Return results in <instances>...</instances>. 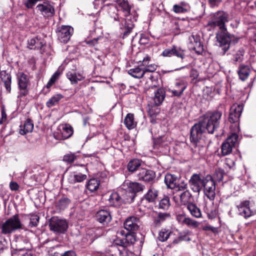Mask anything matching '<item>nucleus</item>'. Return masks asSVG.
Returning <instances> with one entry per match:
<instances>
[{
	"mask_svg": "<svg viewBox=\"0 0 256 256\" xmlns=\"http://www.w3.org/2000/svg\"><path fill=\"white\" fill-rule=\"evenodd\" d=\"M222 112L216 110L206 113L200 120L208 134H213L220 128Z\"/></svg>",
	"mask_w": 256,
	"mask_h": 256,
	"instance_id": "obj_1",
	"label": "nucleus"
},
{
	"mask_svg": "<svg viewBox=\"0 0 256 256\" xmlns=\"http://www.w3.org/2000/svg\"><path fill=\"white\" fill-rule=\"evenodd\" d=\"M120 10L124 12V15L126 17L124 22H122L120 28L123 32V38L126 37L132 32L134 28V21L132 20V16H130V8L128 4L127 0H120L118 2Z\"/></svg>",
	"mask_w": 256,
	"mask_h": 256,
	"instance_id": "obj_2",
	"label": "nucleus"
},
{
	"mask_svg": "<svg viewBox=\"0 0 256 256\" xmlns=\"http://www.w3.org/2000/svg\"><path fill=\"white\" fill-rule=\"evenodd\" d=\"M22 224L18 214H15L0 224L2 234H10L16 230L22 229Z\"/></svg>",
	"mask_w": 256,
	"mask_h": 256,
	"instance_id": "obj_3",
	"label": "nucleus"
},
{
	"mask_svg": "<svg viewBox=\"0 0 256 256\" xmlns=\"http://www.w3.org/2000/svg\"><path fill=\"white\" fill-rule=\"evenodd\" d=\"M229 15L224 11H218L214 14L212 20L208 25L212 28L218 26L220 30L226 29V23L228 22Z\"/></svg>",
	"mask_w": 256,
	"mask_h": 256,
	"instance_id": "obj_4",
	"label": "nucleus"
},
{
	"mask_svg": "<svg viewBox=\"0 0 256 256\" xmlns=\"http://www.w3.org/2000/svg\"><path fill=\"white\" fill-rule=\"evenodd\" d=\"M234 36L230 35L227 31L226 28L220 30L216 34V38L219 46L222 48V54H224L230 48V45Z\"/></svg>",
	"mask_w": 256,
	"mask_h": 256,
	"instance_id": "obj_5",
	"label": "nucleus"
},
{
	"mask_svg": "<svg viewBox=\"0 0 256 256\" xmlns=\"http://www.w3.org/2000/svg\"><path fill=\"white\" fill-rule=\"evenodd\" d=\"M19 92L18 98H22L28 94V86H30V80L27 74L23 72H18L17 74Z\"/></svg>",
	"mask_w": 256,
	"mask_h": 256,
	"instance_id": "obj_6",
	"label": "nucleus"
},
{
	"mask_svg": "<svg viewBox=\"0 0 256 256\" xmlns=\"http://www.w3.org/2000/svg\"><path fill=\"white\" fill-rule=\"evenodd\" d=\"M238 136L236 133L231 134L222 142L221 146L222 156H226L230 154L232 148L236 146L238 142Z\"/></svg>",
	"mask_w": 256,
	"mask_h": 256,
	"instance_id": "obj_7",
	"label": "nucleus"
},
{
	"mask_svg": "<svg viewBox=\"0 0 256 256\" xmlns=\"http://www.w3.org/2000/svg\"><path fill=\"white\" fill-rule=\"evenodd\" d=\"M49 227L52 231L63 234L66 231L68 228V223L66 220L60 219L56 216H53L50 220Z\"/></svg>",
	"mask_w": 256,
	"mask_h": 256,
	"instance_id": "obj_8",
	"label": "nucleus"
},
{
	"mask_svg": "<svg viewBox=\"0 0 256 256\" xmlns=\"http://www.w3.org/2000/svg\"><path fill=\"white\" fill-rule=\"evenodd\" d=\"M202 188L204 194L210 200H214L216 196V184L212 177L209 174L205 176Z\"/></svg>",
	"mask_w": 256,
	"mask_h": 256,
	"instance_id": "obj_9",
	"label": "nucleus"
},
{
	"mask_svg": "<svg viewBox=\"0 0 256 256\" xmlns=\"http://www.w3.org/2000/svg\"><path fill=\"white\" fill-rule=\"evenodd\" d=\"M136 178L138 180L153 184L156 182V174L152 170L142 168L138 170Z\"/></svg>",
	"mask_w": 256,
	"mask_h": 256,
	"instance_id": "obj_10",
	"label": "nucleus"
},
{
	"mask_svg": "<svg viewBox=\"0 0 256 256\" xmlns=\"http://www.w3.org/2000/svg\"><path fill=\"white\" fill-rule=\"evenodd\" d=\"M206 131L202 123L200 120L192 126L190 130V142H196L201 140L202 134Z\"/></svg>",
	"mask_w": 256,
	"mask_h": 256,
	"instance_id": "obj_11",
	"label": "nucleus"
},
{
	"mask_svg": "<svg viewBox=\"0 0 256 256\" xmlns=\"http://www.w3.org/2000/svg\"><path fill=\"white\" fill-rule=\"evenodd\" d=\"M205 176L202 178L200 174H192L188 180L192 190L196 193H200L202 188Z\"/></svg>",
	"mask_w": 256,
	"mask_h": 256,
	"instance_id": "obj_12",
	"label": "nucleus"
},
{
	"mask_svg": "<svg viewBox=\"0 0 256 256\" xmlns=\"http://www.w3.org/2000/svg\"><path fill=\"white\" fill-rule=\"evenodd\" d=\"M108 201L109 206L114 207H119L124 203L130 202V198L125 194L121 196L118 192H112Z\"/></svg>",
	"mask_w": 256,
	"mask_h": 256,
	"instance_id": "obj_13",
	"label": "nucleus"
},
{
	"mask_svg": "<svg viewBox=\"0 0 256 256\" xmlns=\"http://www.w3.org/2000/svg\"><path fill=\"white\" fill-rule=\"evenodd\" d=\"M145 186L138 182H132L129 184L128 190L124 192L125 195L130 198V202H132L136 193L142 192Z\"/></svg>",
	"mask_w": 256,
	"mask_h": 256,
	"instance_id": "obj_14",
	"label": "nucleus"
},
{
	"mask_svg": "<svg viewBox=\"0 0 256 256\" xmlns=\"http://www.w3.org/2000/svg\"><path fill=\"white\" fill-rule=\"evenodd\" d=\"M74 32L73 28L70 26H62L58 28V39L62 42L66 43Z\"/></svg>",
	"mask_w": 256,
	"mask_h": 256,
	"instance_id": "obj_15",
	"label": "nucleus"
},
{
	"mask_svg": "<svg viewBox=\"0 0 256 256\" xmlns=\"http://www.w3.org/2000/svg\"><path fill=\"white\" fill-rule=\"evenodd\" d=\"M250 201L243 200L240 204L236 206L238 210V214L245 218H248L254 215L255 212L250 208Z\"/></svg>",
	"mask_w": 256,
	"mask_h": 256,
	"instance_id": "obj_16",
	"label": "nucleus"
},
{
	"mask_svg": "<svg viewBox=\"0 0 256 256\" xmlns=\"http://www.w3.org/2000/svg\"><path fill=\"white\" fill-rule=\"evenodd\" d=\"M16 249L17 250H30L32 246L28 237L18 235L15 238Z\"/></svg>",
	"mask_w": 256,
	"mask_h": 256,
	"instance_id": "obj_17",
	"label": "nucleus"
},
{
	"mask_svg": "<svg viewBox=\"0 0 256 256\" xmlns=\"http://www.w3.org/2000/svg\"><path fill=\"white\" fill-rule=\"evenodd\" d=\"M243 108L240 104H233L230 108L228 120L230 123H235L239 120Z\"/></svg>",
	"mask_w": 256,
	"mask_h": 256,
	"instance_id": "obj_18",
	"label": "nucleus"
},
{
	"mask_svg": "<svg viewBox=\"0 0 256 256\" xmlns=\"http://www.w3.org/2000/svg\"><path fill=\"white\" fill-rule=\"evenodd\" d=\"M140 220L138 218L134 216L128 217L124 222V226L128 232L136 231L138 230Z\"/></svg>",
	"mask_w": 256,
	"mask_h": 256,
	"instance_id": "obj_19",
	"label": "nucleus"
},
{
	"mask_svg": "<svg viewBox=\"0 0 256 256\" xmlns=\"http://www.w3.org/2000/svg\"><path fill=\"white\" fill-rule=\"evenodd\" d=\"M96 220L104 226H106L112 220V216L109 210L102 209L98 211L95 216Z\"/></svg>",
	"mask_w": 256,
	"mask_h": 256,
	"instance_id": "obj_20",
	"label": "nucleus"
},
{
	"mask_svg": "<svg viewBox=\"0 0 256 256\" xmlns=\"http://www.w3.org/2000/svg\"><path fill=\"white\" fill-rule=\"evenodd\" d=\"M36 8L44 17H52L55 13L54 6L47 2H44L43 4H38L36 6Z\"/></svg>",
	"mask_w": 256,
	"mask_h": 256,
	"instance_id": "obj_21",
	"label": "nucleus"
},
{
	"mask_svg": "<svg viewBox=\"0 0 256 256\" xmlns=\"http://www.w3.org/2000/svg\"><path fill=\"white\" fill-rule=\"evenodd\" d=\"M158 196V191L152 186H150L143 199L148 203L155 204Z\"/></svg>",
	"mask_w": 256,
	"mask_h": 256,
	"instance_id": "obj_22",
	"label": "nucleus"
},
{
	"mask_svg": "<svg viewBox=\"0 0 256 256\" xmlns=\"http://www.w3.org/2000/svg\"><path fill=\"white\" fill-rule=\"evenodd\" d=\"M44 40L36 36L28 41V48L30 50H40L44 45Z\"/></svg>",
	"mask_w": 256,
	"mask_h": 256,
	"instance_id": "obj_23",
	"label": "nucleus"
},
{
	"mask_svg": "<svg viewBox=\"0 0 256 256\" xmlns=\"http://www.w3.org/2000/svg\"><path fill=\"white\" fill-rule=\"evenodd\" d=\"M142 161L139 159L131 160L127 165V169L129 172L135 173V176H136L138 170L142 168Z\"/></svg>",
	"mask_w": 256,
	"mask_h": 256,
	"instance_id": "obj_24",
	"label": "nucleus"
},
{
	"mask_svg": "<svg viewBox=\"0 0 256 256\" xmlns=\"http://www.w3.org/2000/svg\"><path fill=\"white\" fill-rule=\"evenodd\" d=\"M180 182V178L174 174H166L164 177V182L167 187L170 189L176 188V184Z\"/></svg>",
	"mask_w": 256,
	"mask_h": 256,
	"instance_id": "obj_25",
	"label": "nucleus"
},
{
	"mask_svg": "<svg viewBox=\"0 0 256 256\" xmlns=\"http://www.w3.org/2000/svg\"><path fill=\"white\" fill-rule=\"evenodd\" d=\"M0 77L2 81L4 82L6 90L10 92L12 76L11 74L6 70L0 71Z\"/></svg>",
	"mask_w": 256,
	"mask_h": 256,
	"instance_id": "obj_26",
	"label": "nucleus"
},
{
	"mask_svg": "<svg viewBox=\"0 0 256 256\" xmlns=\"http://www.w3.org/2000/svg\"><path fill=\"white\" fill-rule=\"evenodd\" d=\"M87 176L80 172H74L70 174L68 178V182L71 184H74L76 182H81L86 180Z\"/></svg>",
	"mask_w": 256,
	"mask_h": 256,
	"instance_id": "obj_27",
	"label": "nucleus"
},
{
	"mask_svg": "<svg viewBox=\"0 0 256 256\" xmlns=\"http://www.w3.org/2000/svg\"><path fill=\"white\" fill-rule=\"evenodd\" d=\"M250 72V69L248 66L244 64L240 65L238 70V74L240 78L242 80L244 81L246 80L248 78Z\"/></svg>",
	"mask_w": 256,
	"mask_h": 256,
	"instance_id": "obj_28",
	"label": "nucleus"
},
{
	"mask_svg": "<svg viewBox=\"0 0 256 256\" xmlns=\"http://www.w3.org/2000/svg\"><path fill=\"white\" fill-rule=\"evenodd\" d=\"M34 129V124L32 120L28 118L23 126H20L19 133L22 135H24L28 132H30Z\"/></svg>",
	"mask_w": 256,
	"mask_h": 256,
	"instance_id": "obj_29",
	"label": "nucleus"
},
{
	"mask_svg": "<svg viewBox=\"0 0 256 256\" xmlns=\"http://www.w3.org/2000/svg\"><path fill=\"white\" fill-rule=\"evenodd\" d=\"M165 91L163 88H160L154 92L153 102L152 103L160 106L165 98Z\"/></svg>",
	"mask_w": 256,
	"mask_h": 256,
	"instance_id": "obj_30",
	"label": "nucleus"
},
{
	"mask_svg": "<svg viewBox=\"0 0 256 256\" xmlns=\"http://www.w3.org/2000/svg\"><path fill=\"white\" fill-rule=\"evenodd\" d=\"M193 148H192L193 153L199 155H203L205 153V146L203 144L201 140H197L196 142H190Z\"/></svg>",
	"mask_w": 256,
	"mask_h": 256,
	"instance_id": "obj_31",
	"label": "nucleus"
},
{
	"mask_svg": "<svg viewBox=\"0 0 256 256\" xmlns=\"http://www.w3.org/2000/svg\"><path fill=\"white\" fill-rule=\"evenodd\" d=\"M73 133V128L69 124H65L62 126L61 130L62 139L66 140L70 138Z\"/></svg>",
	"mask_w": 256,
	"mask_h": 256,
	"instance_id": "obj_32",
	"label": "nucleus"
},
{
	"mask_svg": "<svg viewBox=\"0 0 256 256\" xmlns=\"http://www.w3.org/2000/svg\"><path fill=\"white\" fill-rule=\"evenodd\" d=\"M159 105L150 102L148 104V113L150 118H156L160 112Z\"/></svg>",
	"mask_w": 256,
	"mask_h": 256,
	"instance_id": "obj_33",
	"label": "nucleus"
},
{
	"mask_svg": "<svg viewBox=\"0 0 256 256\" xmlns=\"http://www.w3.org/2000/svg\"><path fill=\"white\" fill-rule=\"evenodd\" d=\"M192 196L189 190H186L184 191L180 195V202L182 205L186 206L191 203L190 202Z\"/></svg>",
	"mask_w": 256,
	"mask_h": 256,
	"instance_id": "obj_34",
	"label": "nucleus"
},
{
	"mask_svg": "<svg viewBox=\"0 0 256 256\" xmlns=\"http://www.w3.org/2000/svg\"><path fill=\"white\" fill-rule=\"evenodd\" d=\"M186 208L192 216L196 218H199L202 216L201 211L196 204L192 202L186 205Z\"/></svg>",
	"mask_w": 256,
	"mask_h": 256,
	"instance_id": "obj_35",
	"label": "nucleus"
},
{
	"mask_svg": "<svg viewBox=\"0 0 256 256\" xmlns=\"http://www.w3.org/2000/svg\"><path fill=\"white\" fill-rule=\"evenodd\" d=\"M186 86L183 82H178L176 84L175 88L171 90L174 96H180L186 88Z\"/></svg>",
	"mask_w": 256,
	"mask_h": 256,
	"instance_id": "obj_36",
	"label": "nucleus"
},
{
	"mask_svg": "<svg viewBox=\"0 0 256 256\" xmlns=\"http://www.w3.org/2000/svg\"><path fill=\"white\" fill-rule=\"evenodd\" d=\"M67 78L70 81L72 84H76L78 81L84 79V77L80 73L68 72L66 74Z\"/></svg>",
	"mask_w": 256,
	"mask_h": 256,
	"instance_id": "obj_37",
	"label": "nucleus"
},
{
	"mask_svg": "<svg viewBox=\"0 0 256 256\" xmlns=\"http://www.w3.org/2000/svg\"><path fill=\"white\" fill-rule=\"evenodd\" d=\"M124 122L128 130L133 129L136 126V122L134 121V115L130 113L127 114Z\"/></svg>",
	"mask_w": 256,
	"mask_h": 256,
	"instance_id": "obj_38",
	"label": "nucleus"
},
{
	"mask_svg": "<svg viewBox=\"0 0 256 256\" xmlns=\"http://www.w3.org/2000/svg\"><path fill=\"white\" fill-rule=\"evenodd\" d=\"M128 74L132 77L137 78H140L144 76V72L143 69L138 66L129 70Z\"/></svg>",
	"mask_w": 256,
	"mask_h": 256,
	"instance_id": "obj_39",
	"label": "nucleus"
},
{
	"mask_svg": "<svg viewBox=\"0 0 256 256\" xmlns=\"http://www.w3.org/2000/svg\"><path fill=\"white\" fill-rule=\"evenodd\" d=\"M245 51L244 48H240L238 50L235 52L233 54L232 60L234 62H241L244 59V54Z\"/></svg>",
	"mask_w": 256,
	"mask_h": 256,
	"instance_id": "obj_40",
	"label": "nucleus"
},
{
	"mask_svg": "<svg viewBox=\"0 0 256 256\" xmlns=\"http://www.w3.org/2000/svg\"><path fill=\"white\" fill-rule=\"evenodd\" d=\"M71 202L70 200L66 197L62 198L56 204V207L58 209L62 210H64L68 207Z\"/></svg>",
	"mask_w": 256,
	"mask_h": 256,
	"instance_id": "obj_41",
	"label": "nucleus"
},
{
	"mask_svg": "<svg viewBox=\"0 0 256 256\" xmlns=\"http://www.w3.org/2000/svg\"><path fill=\"white\" fill-rule=\"evenodd\" d=\"M63 96L60 94H56L49 99L46 102V106L48 108H51L58 104L60 100L63 98Z\"/></svg>",
	"mask_w": 256,
	"mask_h": 256,
	"instance_id": "obj_42",
	"label": "nucleus"
},
{
	"mask_svg": "<svg viewBox=\"0 0 256 256\" xmlns=\"http://www.w3.org/2000/svg\"><path fill=\"white\" fill-rule=\"evenodd\" d=\"M27 216L30 220L28 227L32 228L37 226L39 222L40 216L34 214H28Z\"/></svg>",
	"mask_w": 256,
	"mask_h": 256,
	"instance_id": "obj_43",
	"label": "nucleus"
},
{
	"mask_svg": "<svg viewBox=\"0 0 256 256\" xmlns=\"http://www.w3.org/2000/svg\"><path fill=\"white\" fill-rule=\"evenodd\" d=\"M170 217V214L168 213L160 212L158 216L154 218V223L156 226H159L164 222L167 218Z\"/></svg>",
	"mask_w": 256,
	"mask_h": 256,
	"instance_id": "obj_44",
	"label": "nucleus"
},
{
	"mask_svg": "<svg viewBox=\"0 0 256 256\" xmlns=\"http://www.w3.org/2000/svg\"><path fill=\"white\" fill-rule=\"evenodd\" d=\"M174 56L183 60L186 57V50L182 49L180 47L174 45Z\"/></svg>",
	"mask_w": 256,
	"mask_h": 256,
	"instance_id": "obj_45",
	"label": "nucleus"
},
{
	"mask_svg": "<svg viewBox=\"0 0 256 256\" xmlns=\"http://www.w3.org/2000/svg\"><path fill=\"white\" fill-rule=\"evenodd\" d=\"M100 185L99 182L96 179H90L88 182L87 188L91 192H94L98 190Z\"/></svg>",
	"mask_w": 256,
	"mask_h": 256,
	"instance_id": "obj_46",
	"label": "nucleus"
},
{
	"mask_svg": "<svg viewBox=\"0 0 256 256\" xmlns=\"http://www.w3.org/2000/svg\"><path fill=\"white\" fill-rule=\"evenodd\" d=\"M124 238L126 246H130L134 244L136 241V234L134 232H128L126 234Z\"/></svg>",
	"mask_w": 256,
	"mask_h": 256,
	"instance_id": "obj_47",
	"label": "nucleus"
},
{
	"mask_svg": "<svg viewBox=\"0 0 256 256\" xmlns=\"http://www.w3.org/2000/svg\"><path fill=\"white\" fill-rule=\"evenodd\" d=\"M171 232L166 228L162 229L159 232L158 238L160 241L164 242L169 238Z\"/></svg>",
	"mask_w": 256,
	"mask_h": 256,
	"instance_id": "obj_48",
	"label": "nucleus"
},
{
	"mask_svg": "<svg viewBox=\"0 0 256 256\" xmlns=\"http://www.w3.org/2000/svg\"><path fill=\"white\" fill-rule=\"evenodd\" d=\"M170 206V198L164 196L159 202L158 208L163 210H167Z\"/></svg>",
	"mask_w": 256,
	"mask_h": 256,
	"instance_id": "obj_49",
	"label": "nucleus"
},
{
	"mask_svg": "<svg viewBox=\"0 0 256 256\" xmlns=\"http://www.w3.org/2000/svg\"><path fill=\"white\" fill-rule=\"evenodd\" d=\"M119 9L116 6H114L110 8L108 10V14L110 17L113 18L115 20H120V18L118 14V11Z\"/></svg>",
	"mask_w": 256,
	"mask_h": 256,
	"instance_id": "obj_50",
	"label": "nucleus"
},
{
	"mask_svg": "<svg viewBox=\"0 0 256 256\" xmlns=\"http://www.w3.org/2000/svg\"><path fill=\"white\" fill-rule=\"evenodd\" d=\"M61 74L59 70H57L52 76L46 84V88H50L53 85Z\"/></svg>",
	"mask_w": 256,
	"mask_h": 256,
	"instance_id": "obj_51",
	"label": "nucleus"
},
{
	"mask_svg": "<svg viewBox=\"0 0 256 256\" xmlns=\"http://www.w3.org/2000/svg\"><path fill=\"white\" fill-rule=\"evenodd\" d=\"M184 224H186L190 228H196L198 226L199 223L195 220H193L190 218L186 217L184 222Z\"/></svg>",
	"mask_w": 256,
	"mask_h": 256,
	"instance_id": "obj_52",
	"label": "nucleus"
},
{
	"mask_svg": "<svg viewBox=\"0 0 256 256\" xmlns=\"http://www.w3.org/2000/svg\"><path fill=\"white\" fill-rule=\"evenodd\" d=\"M224 174V170L222 168H216L215 170V176H216V180L218 182H221L223 180Z\"/></svg>",
	"mask_w": 256,
	"mask_h": 256,
	"instance_id": "obj_53",
	"label": "nucleus"
},
{
	"mask_svg": "<svg viewBox=\"0 0 256 256\" xmlns=\"http://www.w3.org/2000/svg\"><path fill=\"white\" fill-rule=\"evenodd\" d=\"M77 156L74 154L70 153L64 156L63 160L68 163L73 162L76 159Z\"/></svg>",
	"mask_w": 256,
	"mask_h": 256,
	"instance_id": "obj_54",
	"label": "nucleus"
},
{
	"mask_svg": "<svg viewBox=\"0 0 256 256\" xmlns=\"http://www.w3.org/2000/svg\"><path fill=\"white\" fill-rule=\"evenodd\" d=\"M192 48L198 54H202L204 52L203 45L201 44V42H196V44H193V47Z\"/></svg>",
	"mask_w": 256,
	"mask_h": 256,
	"instance_id": "obj_55",
	"label": "nucleus"
},
{
	"mask_svg": "<svg viewBox=\"0 0 256 256\" xmlns=\"http://www.w3.org/2000/svg\"><path fill=\"white\" fill-rule=\"evenodd\" d=\"M176 185V188H178V191H184L188 190V184L184 180H182L180 182H178Z\"/></svg>",
	"mask_w": 256,
	"mask_h": 256,
	"instance_id": "obj_56",
	"label": "nucleus"
},
{
	"mask_svg": "<svg viewBox=\"0 0 256 256\" xmlns=\"http://www.w3.org/2000/svg\"><path fill=\"white\" fill-rule=\"evenodd\" d=\"M174 45L170 48L164 50L162 56L164 57H171L174 56Z\"/></svg>",
	"mask_w": 256,
	"mask_h": 256,
	"instance_id": "obj_57",
	"label": "nucleus"
},
{
	"mask_svg": "<svg viewBox=\"0 0 256 256\" xmlns=\"http://www.w3.org/2000/svg\"><path fill=\"white\" fill-rule=\"evenodd\" d=\"M42 0H26L24 4L28 9L32 8L38 2Z\"/></svg>",
	"mask_w": 256,
	"mask_h": 256,
	"instance_id": "obj_58",
	"label": "nucleus"
},
{
	"mask_svg": "<svg viewBox=\"0 0 256 256\" xmlns=\"http://www.w3.org/2000/svg\"><path fill=\"white\" fill-rule=\"evenodd\" d=\"M157 68V66L156 64H148L146 66V68H143L144 72V74L147 72H153Z\"/></svg>",
	"mask_w": 256,
	"mask_h": 256,
	"instance_id": "obj_59",
	"label": "nucleus"
},
{
	"mask_svg": "<svg viewBox=\"0 0 256 256\" xmlns=\"http://www.w3.org/2000/svg\"><path fill=\"white\" fill-rule=\"evenodd\" d=\"M218 214V210L216 208H214L211 210H208L207 215L209 219L214 218Z\"/></svg>",
	"mask_w": 256,
	"mask_h": 256,
	"instance_id": "obj_60",
	"label": "nucleus"
},
{
	"mask_svg": "<svg viewBox=\"0 0 256 256\" xmlns=\"http://www.w3.org/2000/svg\"><path fill=\"white\" fill-rule=\"evenodd\" d=\"M173 11L175 13H185L187 12V10L185 8H182L180 4H174L173 6Z\"/></svg>",
	"mask_w": 256,
	"mask_h": 256,
	"instance_id": "obj_61",
	"label": "nucleus"
},
{
	"mask_svg": "<svg viewBox=\"0 0 256 256\" xmlns=\"http://www.w3.org/2000/svg\"><path fill=\"white\" fill-rule=\"evenodd\" d=\"M102 38V37L101 36L94 38L92 40H86V44H88L90 46H96L98 43V41Z\"/></svg>",
	"mask_w": 256,
	"mask_h": 256,
	"instance_id": "obj_62",
	"label": "nucleus"
},
{
	"mask_svg": "<svg viewBox=\"0 0 256 256\" xmlns=\"http://www.w3.org/2000/svg\"><path fill=\"white\" fill-rule=\"evenodd\" d=\"M110 252H114V254H112V256H122V254H123L122 250L118 248L117 246H115L112 247Z\"/></svg>",
	"mask_w": 256,
	"mask_h": 256,
	"instance_id": "obj_63",
	"label": "nucleus"
},
{
	"mask_svg": "<svg viewBox=\"0 0 256 256\" xmlns=\"http://www.w3.org/2000/svg\"><path fill=\"white\" fill-rule=\"evenodd\" d=\"M189 40L190 43L192 44H194L196 42H200V36L198 35L192 34L189 37Z\"/></svg>",
	"mask_w": 256,
	"mask_h": 256,
	"instance_id": "obj_64",
	"label": "nucleus"
}]
</instances>
